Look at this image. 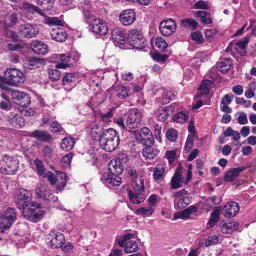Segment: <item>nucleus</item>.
I'll list each match as a JSON object with an SVG mask.
<instances>
[{"mask_svg":"<svg viewBox=\"0 0 256 256\" xmlns=\"http://www.w3.org/2000/svg\"><path fill=\"white\" fill-rule=\"evenodd\" d=\"M99 132L100 144L102 149L106 152H110L115 150L120 143L118 133L114 128L104 130L102 133L100 129L97 128Z\"/></svg>","mask_w":256,"mask_h":256,"instance_id":"f257e3e1","label":"nucleus"},{"mask_svg":"<svg viewBox=\"0 0 256 256\" xmlns=\"http://www.w3.org/2000/svg\"><path fill=\"white\" fill-rule=\"evenodd\" d=\"M132 186L134 192L130 190L128 192L130 200L134 204H138L142 202L146 198V196L142 194L144 192V180L140 178L139 182L134 180Z\"/></svg>","mask_w":256,"mask_h":256,"instance_id":"f03ea898","label":"nucleus"},{"mask_svg":"<svg viewBox=\"0 0 256 256\" xmlns=\"http://www.w3.org/2000/svg\"><path fill=\"white\" fill-rule=\"evenodd\" d=\"M18 164L16 158L4 155L0 161V172L4 174H14L18 170Z\"/></svg>","mask_w":256,"mask_h":256,"instance_id":"7ed1b4c3","label":"nucleus"},{"mask_svg":"<svg viewBox=\"0 0 256 256\" xmlns=\"http://www.w3.org/2000/svg\"><path fill=\"white\" fill-rule=\"evenodd\" d=\"M22 214L24 218L28 220L36 222L40 220L44 214V210L40 208V204L32 203L29 206L22 210Z\"/></svg>","mask_w":256,"mask_h":256,"instance_id":"20e7f679","label":"nucleus"},{"mask_svg":"<svg viewBox=\"0 0 256 256\" xmlns=\"http://www.w3.org/2000/svg\"><path fill=\"white\" fill-rule=\"evenodd\" d=\"M5 80L11 85L17 86L18 84L23 82L25 80L24 73L21 70L16 68L7 69L4 72Z\"/></svg>","mask_w":256,"mask_h":256,"instance_id":"39448f33","label":"nucleus"},{"mask_svg":"<svg viewBox=\"0 0 256 256\" xmlns=\"http://www.w3.org/2000/svg\"><path fill=\"white\" fill-rule=\"evenodd\" d=\"M136 142L145 146L153 145L154 140L151 131L146 127H144L140 131H135Z\"/></svg>","mask_w":256,"mask_h":256,"instance_id":"423d86ee","label":"nucleus"},{"mask_svg":"<svg viewBox=\"0 0 256 256\" xmlns=\"http://www.w3.org/2000/svg\"><path fill=\"white\" fill-rule=\"evenodd\" d=\"M143 116L142 110L132 108L128 112V118L126 122V126L132 129L136 128L140 124Z\"/></svg>","mask_w":256,"mask_h":256,"instance_id":"0eeeda50","label":"nucleus"},{"mask_svg":"<svg viewBox=\"0 0 256 256\" xmlns=\"http://www.w3.org/2000/svg\"><path fill=\"white\" fill-rule=\"evenodd\" d=\"M174 208L181 209L186 207L190 203V197L184 190L182 189L173 194Z\"/></svg>","mask_w":256,"mask_h":256,"instance_id":"6e6552de","label":"nucleus"},{"mask_svg":"<svg viewBox=\"0 0 256 256\" xmlns=\"http://www.w3.org/2000/svg\"><path fill=\"white\" fill-rule=\"evenodd\" d=\"M145 40L140 31L132 30L128 34L129 44L136 49H142L145 46Z\"/></svg>","mask_w":256,"mask_h":256,"instance_id":"1a4fd4ad","label":"nucleus"},{"mask_svg":"<svg viewBox=\"0 0 256 256\" xmlns=\"http://www.w3.org/2000/svg\"><path fill=\"white\" fill-rule=\"evenodd\" d=\"M16 210L14 208H8L0 215L1 224L6 229H8L15 221L16 218Z\"/></svg>","mask_w":256,"mask_h":256,"instance_id":"9d476101","label":"nucleus"},{"mask_svg":"<svg viewBox=\"0 0 256 256\" xmlns=\"http://www.w3.org/2000/svg\"><path fill=\"white\" fill-rule=\"evenodd\" d=\"M46 240L47 244L53 248L62 247L65 242L64 236L61 232H52L47 236Z\"/></svg>","mask_w":256,"mask_h":256,"instance_id":"9b49d317","label":"nucleus"},{"mask_svg":"<svg viewBox=\"0 0 256 256\" xmlns=\"http://www.w3.org/2000/svg\"><path fill=\"white\" fill-rule=\"evenodd\" d=\"M176 23L172 18L162 21L159 26L160 31L161 34L164 36L172 35L176 30Z\"/></svg>","mask_w":256,"mask_h":256,"instance_id":"f8f14e48","label":"nucleus"},{"mask_svg":"<svg viewBox=\"0 0 256 256\" xmlns=\"http://www.w3.org/2000/svg\"><path fill=\"white\" fill-rule=\"evenodd\" d=\"M89 26L92 32L101 35H104L108 32L107 24L102 19H94L90 22Z\"/></svg>","mask_w":256,"mask_h":256,"instance_id":"ddd939ff","label":"nucleus"},{"mask_svg":"<svg viewBox=\"0 0 256 256\" xmlns=\"http://www.w3.org/2000/svg\"><path fill=\"white\" fill-rule=\"evenodd\" d=\"M11 96L14 102L22 107H27L30 102L29 96L19 90H12Z\"/></svg>","mask_w":256,"mask_h":256,"instance_id":"4468645a","label":"nucleus"},{"mask_svg":"<svg viewBox=\"0 0 256 256\" xmlns=\"http://www.w3.org/2000/svg\"><path fill=\"white\" fill-rule=\"evenodd\" d=\"M6 121L16 128H21L25 124L24 119L20 115L14 112H10L6 116Z\"/></svg>","mask_w":256,"mask_h":256,"instance_id":"2eb2a0df","label":"nucleus"},{"mask_svg":"<svg viewBox=\"0 0 256 256\" xmlns=\"http://www.w3.org/2000/svg\"><path fill=\"white\" fill-rule=\"evenodd\" d=\"M18 32L22 37L32 38L38 34V30L30 24H21L18 28Z\"/></svg>","mask_w":256,"mask_h":256,"instance_id":"dca6fc26","label":"nucleus"},{"mask_svg":"<svg viewBox=\"0 0 256 256\" xmlns=\"http://www.w3.org/2000/svg\"><path fill=\"white\" fill-rule=\"evenodd\" d=\"M240 209L238 203L230 202L226 204L222 210V213L226 218H231L234 216Z\"/></svg>","mask_w":256,"mask_h":256,"instance_id":"f3484780","label":"nucleus"},{"mask_svg":"<svg viewBox=\"0 0 256 256\" xmlns=\"http://www.w3.org/2000/svg\"><path fill=\"white\" fill-rule=\"evenodd\" d=\"M136 20L134 12L131 9L122 11L120 15V20L124 26H130Z\"/></svg>","mask_w":256,"mask_h":256,"instance_id":"a211bd4d","label":"nucleus"},{"mask_svg":"<svg viewBox=\"0 0 256 256\" xmlns=\"http://www.w3.org/2000/svg\"><path fill=\"white\" fill-rule=\"evenodd\" d=\"M100 179L103 183L109 188L118 186L122 182V178L119 175L113 176L110 174L106 176H103Z\"/></svg>","mask_w":256,"mask_h":256,"instance_id":"6ab92c4d","label":"nucleus"},{"mask_svg":"<svg viewBox=\"0 0 256 256\" xmlns=\"http://www.w3.org/2000/svg\"><path fill=\"white\" fill-rule=\"evenodd\" d=\"M50 34L53 40L60 42L65 41L68 36L66 30L62 27L53 28Z\"/></svg>","mask_w":256,"mask_h":256,"instance_id":"aec40b11","label":"nucleus"},{"mask_svg":"<svg viewBox=\"0 0 256 256\" xmlns=\"http://www.w3.org/2000/svg\"><path fill=\"white\" fill-rule=\"evenodd\" d=\"M112 36L114 41L120 44H124L126 40L125 30L120 28H116L112 30Z\"/></svg>","mask_w":256,"mask_h":256,"instance_id":"412c9836","label":"nucleus"},{"mask_svg":"<svg viewBox=\"0 0 256 256\" xmlns=\"http://www.w3.org/2000/svg\"><path fill=\"white\" fill-rule=\"evenodd\" d=\"M238 223L234 221H230L228 222H222L220 224V228L222 233L230 234L238 229Z\"/></svg>","mask_w":256,"mask_h":256,"instance_id":"4be33fe9","label":"nucleus"},{"mask_svg":"<svg viewBox=\"0 0 256 256\" xmlns=\"http://www.w3.org/2000/svg\"><path fill=\"white\" fill-rule=\"evenodd\" d=\"M198 211V208L195 206L192 205L188 207L187 208L177 212L174 215V220L177 218L186 219L190 218V214L195 213Z\"/></svg>","mask_w":256,"mask_h":256,"instance_id":"5701e85b","label":"nucleus"},{"mask_svg":"<svg viewBox=\"0 0 256 256\" xmlns=\"http://www.w3.org/2000/svg\"><path fill=\"white\" fill-rule=\"evenodd\" d=\"M36 196L38 198H44L49 200L52 198V191L44 185H42L35 190Z\"/></svg>","mask_w":256,"mask_h":256,"instance_id":"b1692460","label":"nucleus"},{"mask_svg":"<svg viewBox=\"0 0 256 256\" xmlns=\"http://www.w3.org/2000/svg\"><path fill=\"white\" fill-rule=\"evenodd\" d=\"M30 136L42 142H51L53 140L48 132L44 130H36L31 133Z\"/></svg>","mask_w":256,"mask_h":256,"instance_id":"393cba45","label":"nucleus"},{"mask_svg":"<svg viewBox=\"0 0 256 256\" xmlns=\"http://www.w3.org/2000/svg\"><path fill=\"white\" fill-rule=\"evenodd\" d=\"M152 146H145V147L142 150V156L147 159H154L160 153V150L156 147Z\"/></svg>","mask_w":256,"mask_h":256,"instance_id":"a878e982","label":"nucleus"},{"mask_svg":"<svg viewBox=\"0 0 256 256\" xmlns=\"http://www.w3.org/2000/svg\"><path fill=\"white\" fill-rule=\"evenodd\" d=\"M124 166L114 160H112L108 164V170L113 176L120 174L124 170Z\"/></svg>","mask_w":256,"mask_h":256,"instance_id":"bb28decb","label":"nucleus"},{"mask_svg":"<svg viewBox=\"0 0 256 256\" xmlns=\"http://www.w3.org/2000/svg\"><path fill=\"white\" fill-rule=\"evenodd\" d=\"M245 169V167H238L230 169L225 174L224 176V180L227 182H230L234 180L240 172L244 170Z\"/></svg>","mask_w":256,"mask_h":256,"instance_id":"cd10ccee","label":"nucleus"},{"mask_svg":"<svg viewBox=\"0 0 256 256\" xmlns=\"http://www.w3.org/2000/svg\"><path fill=\"white\" fill-rule=\"evenodd\" d=\"M174 110V106L170 105L160 110L158 114V119L159 121L164 122L173 113Z\"/></svg>","mask_w":256,"mask_h":256,"instance_id":"c85d7f7f","label":"nucleus"},{"mask_svg":"<svg viewBox=\"0 0 256 256\" xmlns=\"http://www.w3.org/2000/svg\"><path fill=\"white\" fill-rule=\"evenodd\" d=\"M30 48L34 53L38 54L44 55L48 52L47 46L41 42H34L31 44Z\"/></svg>","mask_w":256,"mask_h":256,"instance_id":"c756f323","label":"nucleus"},{"mask_svg":"<svg viewBox=\"0 0 256 256\" xmlns=\"http://www.w3.org/2000/svg\"><path fill=\"white\" fill-rule=\"evenodd\" d=\"M194 16L200 18V21L202 24H208L212 22L210 14L205 10H199L196 12Z\"/></svg>","mask_w":256,"mask_h":256,"instance_id":"7c9ffc66","label":"nucleus"},{"mask_svg":"<svg viewBox=\"0 0 256 256\" xmlns=\"http://www.w3.org/2000/svg\"><path fill=\"white\" fill-rule=\"evenodd\" d=\"M248 42L249 38L245 37L236 44L234 48L240 56H243L246 53V49Z\"/></svg>","mask_w":256,"mask_h":256,"instance_id":"2f4dec72","label":"nucleus"},{"mask_svg":"<svg viewBox=\"0 0 256 256\" xmlns=\"http://www.w3.org/2000/svg\"><path fill=\"white\" fill-rule=\"evenodd\" d=\"M232 59L226 58L223 59L220 62L217 64V67L219 70L222 73H226L232 68Z\"/></svg>","mask_w":256,"mask_h":256,"instance_id":"473e14b6","label":"nucleus"},{"mask_svg":"<svg viewBox=\"0 0 256 256\" xmlns=\"http://www.w3.org/2000/svg\"><path fill=\"white\" fill-rule=\"evenodd\" d=\"M60 61L58 62L56 67L57 68H65L69 66L70 62V57L69 54H60L58 55Z\"/></svg>","mask_w":256,"mask_h":256,"instance_id":"72a5a7b5","label":"nucleus"},{"mask_svg":"<svg viewBox=\"0 0 256 256\" xmlns=\"http://www.w3.org/2000/svg\"><path fill=\"white\" fill-rule=\"evenodd\" d=\"M182 183L183 180L181 174L176 172L172 178L171 186L174 189H177L182 186Z\"/></svg>","mask_w":256,"mask_h":256,"instance_id":"f704fd0d","label":"nucleus"},{"mask_svg":"<svg viewBox=\"0 0 256 256\" xmlns=\"http://www.w3.org/2000/svg\"><path fill=\"white\" fill-rule=\"evenodd\" d=\"M165 169L162 166L158 165L154 168L153 178L157 182H161L164 178Z\"/></svg>","mask_w":256,"mask_h":256,"instance_id":"c9c22d12","label":"nucleus"},{"mask_svg":"<svg viewBox=\"0 0 256 256\" xmlns=\"http://www.w3.org/2000/svg\"><path fill=\"white\" fill-rule=\"evenodd\" d=\"M74 144L75 141L74 138L66 137L62 140L60 144V147L65 151H69L73 148Z\"/></svg>","mask_w":256,"mask_h":256,"instance_id":"e433bc0d","label":"nucleus"},{"mask_svg":"<svg viewBox=\"0 0 256 256\" xmlns=\"http://www.w3.org/2000/svg\"><path fill=\"white\" fill-rule=\"evenodd\" d=\"M189 117V112L188 111H182L176 114L173 120L178 123L183 124L186 122Z\"/></svg>","mask_w":256,"mask_h":256,"instance_id":"4c0bfd02","label":"nucleus"},{"mask_svg":"<svg viewBox=\"0 0 256 256\" xmlns=\"http://www.w3.org/2000/svg\"><path fill=\"white\" fill-rule=\"evenodd\" d=\"M220 220V210L216 209L210 214V220L207 224L208 228L214 226Z\"/></svg>","mask_w":256,"mask_h":256,"instance_id":"58836bf2","label":"nucleus"},{"mask_svg":"<svg viewBox=\"0 0 256 256\" xmlns=\"http://www.w3.org/2000/svg\"><path fill=\"white\" fill-rule=\"evenodd\" d=\"M26 198H24V200H21L20 198L17 197L16 204L18 208L20 209L24 210V208L29 206L32 204L31 202V198L30 196H28V198L26 200Z\"/></svg>","mask_w":256,"mask_h":256,"instance_id":"ea45409f","label":"nucleus"},{"mask_svg":"<svg viewBox=\"0 0 256 256\" xmlns=\"http://www.w3.org/2000/svg\"><path fill=\"white\" fill-rule=\"evenodd\" d=\"M224 135L226 137L232 136V138L238 141L240 138V134L238 132L233 130L230 127H228L223 132Z\"/></svg>","mask_w":256,"mask_h":256,"instance_id":"a19ab883","label":"nucleus"},{"mask_svg":"<svg viewBox=\"0 0 256 256\" xmlns=\"http://www.w3.org/2000/svg\"><path fill=\"white\" fill-rule=\"evenodd\" d=\"M181 22L184 26L192 30L196 29L198 24L196 21L191 18L182 20Z\"/></svg>","mask_w":256,"mask_h":256,"instance_id":"79ce46f5","label":"nucleus"},{"mask_svg":"<svg viewBox=\"0 0 256 256\" xmlns=\"http://www.w3.org/2000/svg\"><path fill=\"white\" fill-rule=\"evenodd\" d=\"M34 162L36 167L38 174L40 176L44 175L45 173L46 169L43 162L38 158H36L34 160Z\"/></svg>","mask_w":256,"mask_h":256,"instance_id":"37998d69","label":"nucleus"},{"mask_svg":"<svg viewBox=\"0 0 256 256\" xmlns=\"http://www.w3.org/2000/svg\"><path fill=\"white\" fill-rule=\"evenodd\" d=\"M138 249V246L134 240L128 241L124 246V251L126 253H131L136 252Z\"/></svg>","mask_w":256,"mask_h":256,"instance_id":"c03bdc74","label":"nucleus"},{"mask_svg":"<svg viewBox=\"0 0 256 256\" xmlns=\"http://www.w3.org/2000/svg\"><path fill=\"white\" fill-rule=\"evenodd\" d=\"M44 22L50 26L62 25V22L57 17L45 16L44 18Z\"/></svg>","mask_w":256,"mask_h":256,"instance_id":"a18cd8bd","label":"nucleus"},{"mask_svg":"<svg viewBox=\"0 0 256 256\" xmlns=\"http://www.w3.org/2000/svg\"><path fill=\"white\" fill-rule=\"evenodd\" d=\"M30 193L24 189L17 190L14 195V202H16L17 197L20 198L21 200H24L26 198V200L28 198V196H30Z\"/></svg>","mask_w":256,"mask_h":256,"instance_id":"49530a36","label":"nucleus"},{"mask_svg":"<svg viewBox=\"0 0 256 256\" xmlns=\"http://www.w3.org/2000/svg\"><path fill=\"white\" fill-rule=\"evenodd\" d=\"M193 8L194 9L208 10L210 8V5L208 1L200 0L194 3Z\"/></svg>","mask_w":256,"mask_h":256,"instance_id":"de8ad7c7","label":"nucleus"},{"mask_svg":"<svg viewBox=\"0 0 256 256\" xmlns=\"http://www.w3.org/2000/svg\"><path fill=\"white\" fill-rule=\"evenodd\" d=\"M154 212V210L152 207L140 208L136 211V214H142L144 216H150Z\"/></svg>","mask_w":256,"mask_h":256,"instance_id":"09e8293b","label":"nucleus"},{"mask_svg":"<svg viewBox=\"0 0 256 256\" xmlns=\"http://www.w3.org/2000/svg\"><path fill=\"white\" fill-rule=\"evenodd\" d=\"M156 46L162 50H164L167 48L168 44L165 40L162 37H158L155 39Z\"/></svg>","mask_w":256,"mask_h":256,"instance_id":"8fccbe9b","label":"nucleus"},{"mask_svg":"<svg viewBox=\"0 0 256 256\" xmlns=\"http://www.w3.org/2000/svg\"><path fill=\"white\" fill-rule=\"evenodd\" d=\"M57 174L59 175L58 178L61 180L60 182V184H58L57 188L59 190H62L64 188L66 184V176L65 173L61 172H57Z\"/></svg>","mask_w":256,"mask_h":256,"instance_id":"3c124183","label":"nucleus"},{"mask_svg":"<svg viewBox=\"0 0 256 256\" xmlns=\"http://www.w3.org/2000/svg\"><path fill=\"white\" fill-rule=\"evenodd\" d=\"M54 0H38V4L44 9L50 10L52 9Z\"/></svg>","mask_w":256,"mask_h":256,"instance_id":"603ef678","label":"nucleus"},{"mask_svg":"<svg viewBox=\"0 0 256 256\" xmlns=\"http://www.w3.org/2000/svg\"><path fill=\"white\" fill-rule=\"evenodd\" d=\"M130 90L124 86H120L118 90L117 96L120 99H124L128 96Z\"/></svg>","mask_w":256,"mask_h":256,"instance_id":"864d4df0","label":"nucleus"},{"mask_svg":"<svg viewBox=\"0 0 256 256\" xmlns=\"http://www.w3.org/2000/svg\"><path fill=\"white\" fill-rule=\"evenodd\" d=\"M49 76L52 81H56L60 80V72L57 69H49L48 72Z\"/></svg>","mask_w":256,"mask_h":256,"instance_id":"5fc2aeb1","label":"nucleus"},{"mask_svg":"<svg viewBox=\"0 0 256 256\" xmlns=\"http://www.w3.org/2000/svg\"><path fill=\"white\" fill-rule=\"evenodd\" d=\"M50 130L54 133H58L63 130V128L58 122L56 120H53L50 124Z\"/></svg>","mask_w":256,"mask_h":256,"instance_id":"6e6d98bb","label":"nucleus"},{"mask_svg":"<svg viewBox=\"0 0 256 256\" xmlns=\"http://www.w3.org/2000/svg\"><path fill=\"white\" fill-rule=\"evenodd\" d=\"M219 241V237L216 235L208 236L206 240L204 245L209 246L211 245L218 244Z\"/></svg>","mask_w":256,"mask_h":256,"instance_id":"4d7b16f0","label":"nucleus"},{"mask_svg":"<svg viewBox=\"0 0 256 256\" xmlns=\"http://www.w3.org/2000/svg\"><path fill=\"white\" fill-rule=\"evenodd\" d=\"M74 74L70 73L66 74L62 78V84L64 85H69L75 80Z\"/></svg>","mask_w":256,"mask_h":256,"instance_id":"13d9d810","label":"nucleus"},{"mask_svg":"<svg viewBox=\"0 0 256 256\" xmlns=\"http://www.w3.org/2000/svg\"><path fill=\"white\" fill-rule=\"evenodd\" d=\"M191 38L192 40L198 44H201L204 42V38L202 34L198 31H196L192 33Z\"/></svg>","mask_w":256,"mask_h":256,"instance_id":"bf43d9fd","label":"nucleus"},{"mask_svg":"<svg viewBox=\"0 0 256 256\" xmlns=\"http://www.w3.org/2000/svg\"><path fill=\"white\" fill-rule=\"evenodd\" d=\"M168 139L170 142H175L178 138L177 131L174 129H170L166 134Z\"/></svg>","mask_w":256,"mask_h":256,"instance_id":"052dcab7","label":"nucleus"},{"mask_svg":"<svg viewBox=\"0 0 256 256\" xmlns=\"http://www.w3.org/2000/svg\"><path fill=\"white\" fill-rule=\"evenodd\" d=\"M210 82L208 80H203L202 84L199 88V90L202 91V94L208 92Z\"/></svg>","mask_w":256,"mask_h":256,"instance_id":"680f3d73","label":"nucleus"},{"mask_svg":"<svg viewBox=\"0 0 256 256\" xmlns=\"http://www.w3.org/2000/svg\"><path fill=\"white\" fill-rule=\"evenodd\" d=\"M164 156L168 160L169 164H171L176 158V151L174 150H168L166 152Z\"/></svg>","mask_w":256,"mask_h":256,"instance_id":"e2e57ef3","label":"nucleus"},{"mask_svg":"<svg viewBox=\"0 0 256 256\" xmlns=\"http://www.w3.org/2000/svg\"><path fill=\"white\" fill-rule=\"evenodd\" d=\"M112 116L113 113L112 110H110L107 112L101 113L100 114V117L101 118L102 120L106 123H108L111 122V118Z\"/></svg>","mask_w":256,"mask_h":256,"instance_id":"0e129e2a","label":"nucleus"},{"mask_svg":"<svg viewBox=\"0 0 256 256\" xmlns=\"http://www.w3.org/2000/svg\"><path fill=\"white\" fill-rule=\"evenodd\" d=\"M194 145V138L193 136L188 135L186 144H185V150L187 152H189L190 150L192 148V146Z\"/></svg>","mask_w":256,"mask_h":256,"instance_id":"69168bd1","label":"nucleus"},{"mask_svg":"<svg viewBox=\"0 0 256 256\" xmlns=\"http://www.w3.org/2000/svg\"><path fill=\"white\" fill-rule=\"evenodd\" d=\"M42 154L45 158H50L52 156L53 150L50 146H46L42 149Z\"/></svg>","mask_w":256,"mask_h":256,"instance_id":"338daca9","label":"nucleus"},{"mask_svg":"<svg viewBox=\"0 0 256 256\" xmlns=\"http://www.w3.org/2000/svg\"><path fill=\"white\" fill-rule=\"evenodd\" d=\"M114 160L117 162H118L120 164H122L123 166L124 164H126L128 161V157L125 154L119 155L118 158Z\"/></svg>","mask_w":256,"mask_h":256,"instance_id":"774afa93","label":"nucleus"}]
</instances>
